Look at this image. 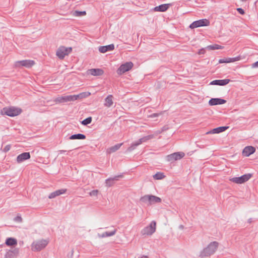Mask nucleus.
Segmentation results:
<instances>
[{"label": "nucleus", "instance_id": "20", "mask_svg": "<svg viewBox=\"0 0 258 258\" xmlns=\"http://www.w3.org/2000/svg\"><path fill=\"white\" fill-rule=\"evenodd\" d=\"M88 74L94 76H99L103 75L104 72L100 69H92L88 71Z\"/></svg>", "mask_w": 258, "mask_h": 258}, {"label": "nucleus", "instance_id": "32", "mask_svg": "<svg viewBox=\"0 0 258 258\" xmlns=\"http://www.w3.org/2000/svg\"><path fill=\"white\" fill-rule=\"evenodd\" d=\"M14 257V251L9 250L6 252L4 258H13Z\"/></svg>", "mask_w": 258, "mask_h": 258}, {"label": "nucleus", "instance_id": "22", "mask_svg": "<svg viewBox=\"0 0 258 258\" xmlns=\"http://www.w3.org/2000/svg\"><path fill=\"white\" fill-rule=\"evenodd\" d=\"M228 127H229L228 126H220V127L214 128L209 132H207L206 134H219V133H222L223 132H224Z\"/></svg>", "mask_w": 258, "mask_h": 258}, {"label": "nucleus", "instance_id": "19", "mask_svg": "<svg viewBox=\"0 0 258 258\" xmlns=\"http://www.w3.org/2000/svg\"><path fill=\"white\" fill-rule=\"evenodd\" d=\"M90 94L91 93L89 92H85L77 95H73L74 101L78 100H82L83 98L88 97Z\"/></svg>", "mask_w": 258, "mask_h": 258}, {"label": "nucleus", "instance_id": "43", "mask_svg": "<svg viewBox=\"0 0 258 258\" xmlns=\"http://www.w3.org/2000/svg\"><path fill=\"white\" fill-rule=\"evenodd\" d=\"M252 68H258V61H256L255 62L252 63Z\"/></svg>", "mask_w": 258, "mask_h": 258}, {"label": "nucleus", "instance_id": "5", "mask_svg": "<svg viewBox=\"0 0 258 258\" xmlns=\"http://www.w3.org/2000/svg\"><path fill=\"white\" fill-rule=\"evenodd\" d=\"M156 223L155 221H152L149 226L145 227L141 231L143 235H151L156 231Z\"/></svg>", "mask_w": 258, "mask_h": 258}, {"label": "nucleus", "instance_id": "12", "mask_svg": "<svg viewBox=\"0 0 258 258\" xmlns=\"http://www.w3.org/2000/svg\"><path fill=\"white\" fill-rule=\"evenodd\" d=\"M35 62L32 60H23L17 61L15 63L16 67H20L21 66L25 67L26 68H30L34 64Z\"/></svg>", "mask_w": 258, "mask_h": 258}, {"label": "nucleus", "instance_id": "13", "mask_svg": "<svg viewBox=\"0 0 258 258\" xmlns=\"http://www.w3.org/2000/svg\"><path fill=\"white\" fill-rule=\"evenodd\" d=\"M30 158L29 152H24L19 155L16 159L17 162L20 163Z\"/></svg>", "mask_w": 258, "mask_h": 258}, {"label": "nucleus", "instance_id": "41", "mask_svg": "<svg viewBox=\"0 0 258 258\" xmlns=\"http://www.w3.org/2000/svg\"><path fill=\"white\" fill-rule=\"evenodd\" d=\"M237 11L241 15H243L244 14V11L242 8H237Z\"/></svg>", "mask_w": 258, "mask_h": 258}, {"label": "nucleus", "instance_id": "27", "mask_svg": "<svg viewBox=\"0 0 258 258\" xmlns=\"http://www.w3.org/2000/svg\"><path fill=\"white\" fill-rule=\"evenodd\" d=\"M116 233V229H114L113 230L110 232H105L101 234H98V237L100 238H104L106 237H110L114 235Z\"/></svg>", "mask_w": 258, "mask_h": 258}, {"label": "nucleus", "instance_id": "6", "mask_svg": "<svg viewBox=\"0 0 258 258\" xmlns=\"http://www.w3.org/2000/svg\"><path fill=\"white\" fill-rule=\"evenodd\" d=\"M252 176L250 173L244 174L240 177H235L230 179L233 182L237 184H242L248 181Z\"/></svg>", "mask_w": 258, "mask_h": 258}, {"label": "nucleus", "instance_id": "25", "mask_svg": "<svg viewBox=\"0 0 258 258\" xmlns=\"http://www.w3.org/2000/svg\"><path fill=\"white\" fill-rule=\"evenodd\" d=\"M113 104V96L111 95H108L105 99L104 105L107 107H111Z\"/></svg>", "mask_w": 258, "mask_h": 258}, {"label": "nucleus", "instance_id": "36", "mask_svg": "<svg viewBox=\"0 0 258 258\" xmlns=\"http://www.w3.org/2000/svg\"><path fill=\"white\" fill-rule=\"evenodd\" d=\"M99 191L97 189L93 190L89 192L90 196H97Z\"/></svg>", "mask_w": 258, "mask_h": 258}, {"label": "nucleus", "instance_id": "42", "mask_svg": "<svg viewBox=\"0 0 258 258\" xmlns=\"http://www.w3.org/2000/svg\"><path fill=\"white\" fill-rule=\"evenodd\" d=\"M205 52V49L204 48H202V49L199 50V51L198 52V54H204Z\"/></svg>", "mask_w": 258, "mask_h": 258}, {"label": "nucleus", "instance_id": "31", "mask_svg": "<svg viewBox=\"0 0 258 258\" xmlns=\"http://www.w3.org/2000/svg\"><path fill=\"white\" fill-rule=\"evenodd\" d=\"M153 138H154V135H149L145 136V137L140 139V142H141L142 144L143 143L146 142L148 141V140H150Z\"/></svg>", "mask_w": 258, "mask_h": 258}, {"label": "nucleus", "instance_id": "8", "mask_svg": "<svg viewBox=\"0 0 258 258\" xmlns=\"http://www.w3.org/2000/svg\"><path fill=\"white\" fill-rule=\"evenodd\" d=\"M71 51V47L66 48L64 46H61L57 49L56 54L59 58L63 59L65 56L68 55Z\"/></svg>", "mask_w": 258, "mask_h": 258}, {"label": "nucleus", "instance_id": "2", "mask_svg": "<svg viewBox=\"0 0 258 258\" xmlns=\"http://www.w3.org/2000/svg\"><path fill=\"white\" fill-rule=\"evenodd\" d=\"M141 202L147 205H151L161 202V199L153 195H147L142 197L140 199Z\"/></svg>", "mask_w": 258, "mask_h": 258}, {"label": "nucleus", "instance_id": "51", "mask_svg": "<svg viewBox=\"0 0 258 258\" xmlns=\"http://www.w3.org/2000/svg\"><path fill=\"white\" fill-rule=\"evenodd\" d=\"M241 2H246L247 0H240Z\"/></svg>", "mask_w": 258, "mask_h": 258}, {"label": "nucleus", "instance_id": "30", "mask_svg": "<svg viewBox=\"0 0 258 258\" xmlns=\"http://www.w3.org/2000/svg\"><path fill=\"white\" fill-rule=\"evenodd\" d=\"M142 144L141 142H140V139L137 141L133 142L130 147L127 149V151H132L134 150L137 146L141 145Z\"/></svg>", "mask_w": 258, "mask_h": 258}, {"label": "nucleus", "instance_id": "1", "mask_svg": "<svg viewBox=\"0 0 258 258\" xmlns=\"http://www.w3.org/2000/svg\"><path fill=\"white\" fill-rule=\"evenodd\" d=\"M218 245L219 243L216 241L210 243L206 247L200 252L199 256L204 258L213 254L216 251Z\"/></svg>", "mask_w": 258, "mask_h": 258}, {"label": "nucleus", "instance_id": "26", "mask_svg": "<svg viewBox=\"0 0 258 258\" xmlns=\"http://www.w3.org/2000/svg\"><path fill=\"white\" fill-rule=\"evenodd\" d=\"M122 143L116 144L114 146L111 147L109 148L108 149H107L106 152L108 154H111L112 153H113V152H115L116 151L118 150L120 148V147L122 146Z\"/></svg>", "mask_w": 258, "mask_h": 258}, {"label": "nucleus", "instance_id": "7", "mask_svg": "<svg viewBox=\"0 0 258 258\" xmlns=\"http://www.w3.org/2000/svg\"><path fill=\"white\" fill-rule=\"evenodd\" d=\"M133 63L131 61L126 62L122 64L117 70V73L118 75H122L126 72L130 70L133 67Z\"/></svg>", "mask_w": 258, "mask_h": 258}, {"label": "nucleus", "instance_id": "29", "mask_svg": "<svg viewBox=\"0 0 258 258\" xmlns=\"http://www.w3.org/2000/svg\"><path fill=\"white\" fill-rule=\"evenodd\" d=\"M6 244L8 246L16 245L17 244V240L14 238H8L6 240Z\"/></svg>", "mask_w": 258, "mask_h": 258}, {"label": "nucleus", "instance_id": "9", "mask_svg": "<svg viewBox=\"0 0 258 258\" xmlns=\"http://www.w3.org/2000/svg\"><path fill=\"white\" fill-rule=\"evenodd\" d=\"M185 154L183 152H175L166 156V160L168 162H172L182 158Z\"/></svg>", "mask_w": 258, "mask_h": 258}, {"label": "nucleus", "instance_id": "11", "mask_svg": "<svg viewBox=\"0 0 258 258\" xmlns=\"http://www.w3.org/2000/svg\"><path fill=\"white\" fill-rule=\"evenodd\" d=\"M56 103H63L69 102H74L73 96L72 95L59 96L54 99Z\"/></svg>", "mask_w": 258, "mask_h": 258}, {"label": "nucleus", "instance_id": "48", "mask_svg": "<svg viewBox=\"0 0 258 258\" xmlns=\"http://www.w3.org/2000/svg\"><path fill=\"white\" fill-rule=\"evenodd\" d=\"M139 258H148V256L146 255H143Z\"/></svg>", "mask_w": 258, "mask_h": 258}, {"label": "nucleus", "instance_id": "46", "mask_svg": "<svg viewBox=\"0 0 258 258\" xmlns=\"http://www.w3.org/2000/svg\"><path fill=\"white\" fill-rule=\"evenodd\" d=\"M59 152L60 154H63L65 152H66V150H59Z\"/></svg>", "mask_w": 258, "mask_h": 258}, {"label": "nucleus", "instance_id": "47", "mask_svg": "<svg viewBox=\"0 0 258 258\" xmlns=\"http://www.w3.org/2000/svg\"><path fill=\"white\" fill-rule=\"evenodd\" d=\"M179 228L180 229H184V226L182 225H180L179 226Z\"/></svg>", "mask_w": 258, "mask_h": 258}, {"label": "nucleus", "instance_id": "38", "mask_svg": "<svg viewBox=\"0 0 258 258\" xmlns=\"http://www.w3.org/2000/svg\"><path fill=\"white\" fill-rule=\"evenodd\" d=\"M14 220L16 222L20 223L22 222V218H21V216H18L15 218Z\"/></svg>", "mask_w": 258, "mask_h": 258}, {"label": "nucleus", "instance_id": "37", "mask_svg": "<svg viewBox=\"0 0 258 258\" xmlns=\"http://www.w3.org/2000/svg\"><path fill=\"white\" fill-rule=\"evenodd\" d=\"M75 13H76V16H79L85 15L86 12L85 11H76Z\"/></svg>", "mask_w": 258, "mask_h": 258}, {"label": "nucleus", "instance_id": "15", "mask_svg": "<svg viewBox=\"0 0 258 258\" xmlns=\"http://www.w3.org/2000/svg\"><path fill=\"white\" fill-rule=\"evenodd\" d=\"M255 151V149L252 146L245 147L242 151L243 155L245 157H248Z\"/></svg>", "mask_w": 258, "mask_h": 258}, {"label": "nucleus", "instance_id": "10", "mask_svg": "<svg viewBox=\"0 0 258 258\" xmlns=\"http://www.w3.org/2000/svg\"><path fill=\"white\" fill-rule=\"evenodd\" d=\"M209 21L207 19H201L198 21H194L189 26L191 29H194L196 28L206 26L209 25Z\"/></svg>", "mask_w": 258, "mask_h": 258}, {"label": "nucleus", "instance_id": "17", "mask_svg": "<svg viewBox=\"0 0 258 258\" xmlns=\"http://www.w3.org/2000/svg\"><path fill=\"white\" fill-rule=\"evenodd\" d=\"M122 175H118L115 176L113 177H110V178L106 179L105 180L106 186L107 187H110V186H112L113 184L114 181L118 180L119 179V178L122 177Z\"/></svg>", "mask_w": 258, "mask_h": 258}, {"label": "nucleus", "instance_id": "34", "mask_svg": "<svg viewBox=\"0 0 258 258\" xmlns=\"http://www.w3.org/2000/svg\"><path fill=\"white\" fill-rule=\"evenodd\" d=\"M207 48L211 50H215V49H219L222 48V46L217 44L209 45L207 47Z\"/></svg>", "mask_w": 258, "mask_h": 258}, {"label": "nucleus", "instance_id": "49", "mask_svg": "<svg viewBox=\"0 0 258 258\" xmlns=\"http://www.w3.org/2000/svg\"><path fill=\"white\" fill-rule=\"evenodd\" d=\"M251 220H252V219H251V218L249 219H248V222L249 223H250V222H251Z\"/></svg>", "mask_w": 258, "mask_h": 258}, {"label": "nucleus", "instance_id": "35", "mask_svg": "<svg viewBox=\"0 0 258 258\" xmlns=\"http://www.w3.org/2000/svg\"><path fill=\"white\" fill-rule=\"evenodd\" d=\"M92 121V117H89L82 121L81 123L84 125H86L90 123Z\"/></svg>", "mask_w": 258, "mask_h": 258}, {"label": "nucleus", "instance_id": "50", "mask_svg": "<svg viewBox=\"0 0 258 258\" xmlns=\"http://www.w3.org/2000/svg\"><path fill=\"white\" fill-rule=\"evenodd\" d=\"M162 129H163V130H164V131L165 130H166V128H165V127H162Z\"/></svg>", "mask_w": 258, "mask_h": 258}, {"label": "nucleus", "instance_id": "33", "mask_svg": "<svg viewBox=\"0 0 258 258\" xmlns=\"http://www.w3.org/2000/svg\"><path fill=\"white\" fill-rule=\"evenodd\" d=\"M164 176H165L163 175L162 173L158 172L153 175V178L155 179L159 180L163 179L164 177Z\"/></svg>", "mask_w": 258, "mask_h": 258}, {"label": "nucleus", "instance_id": "3", "mask_svg": "<svg viewBox=\"0 0 258 258\" xmlns=\"http://www.w3.org/2000/svg\"><path fill=\"white\" fill-rule=\"evenodd\" d=\"M48 243V241L45 239L35 241L31 244L32 250L34 251H40L44 248Z\"/></svg>", "mask_w": 258, "mask_h": 258}, {"label": "nucleus", "instance_id": "45", "mask_svg": "<svg viewBox=\"0 0 258 258\" xmlns=\"http://www.w3.org/2000/svg\"><path fill=\"white\" fill-rule=\"evenodd\" d=\"M159 114H160L159 113H153V114H152L150 116L152 117H155L158 116Z\"/></svg>", "mask_w": 258, "mask_h": 258}, {"label": "nucleus", "instance_id": "4", "mask_svg": "<svg viewBox=\"0 0 258 258\" xmlns=\"http://www.w3.org/2000/svg\"><path fill=\"white\" fill-rule=\"evenodd\" d=\"M21 112L22 110L20 108L15 107H5L2 111L4 114L11 117L18 115Z\"/></svg>", "mask_w": 258, "mask_h": 258}, {"label": "nucleus", "instance_id": "21", "mask_svg": "<svg viewBox=\"0 0 258 258\" xmlns=\"http://www.w3.org/2000/svg\"><path fill=\"white\" fill-rule=\"evenodd\" d=\"M67 191L66 189H60L56 190L51 193H50L48 196L49 199H53L57 196L62 195L66 193Z\"/></svg>", "mask_w": 258, "mask_h": 258}, {"label": "nucleus", "instance_id": "16", "mask_svg": "<svg viewBox=\"0 0 258 258\" xmlns=\"http://www.w3.org/2000/svg\"><path fill=\"white\" fill-rule=\"evenodd\" d=\"M240 59V56H236L235 57H228V58H221L219 59V63H230L235 62L236 61H238Z\"/></svg>", "mask_w": 258, "mask_h": 258}, {"label": "nucleus", "instance_id": "18", "mask_svg": "<svg viewBox=\"0 0 258 258\" xmlns=\"http://www.w3.org/2000/svg\"><path fill=\"white\" fill-rule=\"evenodd\" d=\"M230 80L229 79L215 80L210 82L212 85L224 86L228 84Z\"/></svg>", "mask_w": 258, "mask_h": 258}, {"label": "nucleus", "instance_id": "28", "mask_svg": "<svg viewBox=\"0 0 258 258\" xmlns=\"http://www.w3.org/2000/svg\"><path fill=\"white\" fill-rule=\"evenodd\" d=\"M85 139V135L82 134L73 135L69 138V139L70 140H84Z\"/></svg>", "mask_w": 258, "mask_h": 258}, {"label": "nucleus", "instance_id": "24", "mask_svg": "<svg viewBox=\"0 0 258 258\" xmlns=\"http://www.w3.org/2000/svg\"><path fill=\"white\" fill-rule=\"evenodd\" d=\"M170 4H162L159 6L155 7L153 10L155 12H163L166 11L169 7Z\"/></svg>", "mask_w": 258, "mask_h": 258}, {"label": "nucleus", "instance_id": "39", "mask_svg": "<svg viewBox=\"0 0 258 258\" xmlns=\"http://www.w3.org/2000/svg\"><path fill=\"white\" fill-rule=\"evenodd\" d=\"M11 149V146L10 145H7L4 148V151L5 152H7L9 151Z\"/></svg>", "mask_w": 258, "mask_h": 258}, {"label": "nucleus", "instance_id": "23", "mask_svg": "<svg viewBox=\"0 0 258 258\" xmlns=\"http://www.w3.org/2000/svg\"><path fill=\"white\" fill-rule=\"evenodd\" d=\"M114 49V45L113 44L106 46H100L99 51L101 53H105L108 51H111Z\"/></svg>", "mask_w": 258, "mask_h": 258}, {"label": "nucleus", "instance_id": "40", "mask_svg": "<svg viewBox=\"0 0 258 258\" xmlns=\"http://www.w3.org/2000/svg\"><path fill=\"white\" fill-rule=\"evenodd\" d=\"M164 131V130L163 129H161V130H158V131H156L154 132V134H153L154 135V137L155 136H157L160 134H161V133H162Z\"/></svg>", "mask_w": 258, "mask_h": 258}, {"label": "nucleus", "instance_id": "44", "mask_svg": "<svg viewBox=\"0 0 258 258\" xmlns=\"http://www.w3.org/2000/svg\"><path fill=\"white\" fill-rule=\"evenodd\" d=\"M14 251V256L18 254L19 250L18 249H15L13 250Z\"/></svg>", "mask_w": 258, "mask_h": 258}, {"label": "nucleus", "instance_id": "14", "mask_svg": "<svg viewBox=\"0 0 258 258\" xmlns=\"http://www.w3.org/2000/svg\"><path fill=\"white\" fill-rule=\"evenodd\" d=\"M226 102V101L221 98H212L209 101V104L210 106L223 104Z\"/></svg>", "mask_w": 258, "mask_h": 258}]
</instances>
